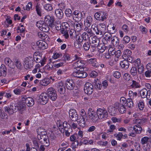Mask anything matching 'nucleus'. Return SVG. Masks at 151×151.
Returning <instances> with one entry per match:
<instances>
[{"mask_svg": "<svg viewBox=\"0 0 151 151\" xmlns=\"http://www.w3.org/2000/svg\"><path fill=\"white\" fill-rule=\"evenodd\" d=\"M35 57L29 56L26 57L24 61V67L25 69H29L33 67L35 61Z\"/></svg>", "mask_w": 151, "mask_h": 151, "instance_id": "nucleus-1", "label": "nucleus"}, {"mask_svg": "<svg viewBox=\"0 0 151 151\" xmlns=\"http://www.w3.org/2000/svg\"><path fill=\"white\" fill-rule=\"evenodd\" d=\"M88 115L89 119L93 123L97 122L99 119L97 111L96 112L91 108L88 109Z\"/></svg>", "mask_w": 151, "mask_h": 151, "instance_id": "nucleus-2", "label": "nucleus"}, {"mask_svg": "<svg viewBox=\"0 0 151 151\" xmlns=\"http://www.w3.org/2000/svg\"><path fill=\"white\" fill-rule=\"evenodd\" d=\"M36 26L44 32H47L50 29L47 24L43 21H40L37 22Z\"/></svg>", "mask_w": 151, "mask_h": 151, "instance_id": "nucleus-3", "label": "nucleus"}, {"mask_svg": "<svg viewBox=\"0 0 151 151\" xmlns=\"http://www.w3.org/2000/svg\"><path fill=\"white\" fill-rule=\"evenodd\" d=\"M97 111L99 118L103 120L106 119L108 116V112L105 109L99 108L97 109Z\"/></svg>", "mask_w": 151, "mask_h": 151, "instance_id": "nucleus-4", "label": "nucleus"}, {"mask_svg": "<svg viewBox=\"0 0 151 151\" xmlns=\"http://www.w3.org/2000/svg\"><path fill=\"white\" fill-rule=\"evenodd\" d=\"M48 96L52 101H54L57 99V95L56 91L53 88L51 87L47 90Z\"/></svg>", "mask_w": 151, "mask_h": 151, "instance_id": "nucleus-5", "label": "nucleus"}, {"mask_svg": "<svg viewBox=\"0 0 151 151\" xmlns=\"http://www.w3.org/2000/svg\"><path fill=\"white\" fill-rule=\"evenodd\" d=\"M37 138L39 142L45 146H48L49 145V140L47 136H41L37 135Z\"/></svg>", "mask_w": 151, "mask_h": 151, "instance_id": "nucleus-6", "label": "nucleus"}, {"mask_svg": "<svg viewBox=\"0 0 151 151\" xmlns=\"http://www.w3.org/2000/svg\"><path fill=\"white\" fill-rule=\"evenodd\" d=\"M48 97L47 94L46 93H42L39 97L38 102L42 105L45 104L48 101Z\"/></svg>", "mask_w": 151, "mask_h": 151, "instance_id": "nucleus-7", "label": "nucleus"}, {"mask_svg": "<svg viewBox=\"0 0 151 151\" xmlns=\"http://www.w3.org/2000/svg\"><path fill=\"white\" fill-rule=\"evenodd\" d=\"M93 86L91 83H86L84 87L85 93L88 95L91 94L93 91Z\"/></svg>", "mask_w": 151, "mask_h": 151, "instance_id": "nucleus-8", "label": "nucleus"}, {"mask_svg": "<svg viewBox=\"0 0 151 151\" xmlns=\"http://www.w3.org/2000/svg\"><path fill=\"white\" fill-rule=\"evenodd\" d=\"M124 104V103H122L121 101L120 103L116 102L114 104V107L117 109L119 112L122 114L124 113L126 111V108Z\"/></svg>", "mask_w": 151, "mask_h": 151, "instance_id": "nucleus-9", "label": "nucleus"}, {"mask_svg": "<svg viewBox=\"0 0 151 151\" xmlns=\"http://www.w3.org/2000/svg\"><path fill=\"white\" fill-rule=\"evenodd\" d=\"M89 41L91 43L92 46L95 47H97L100 42L99 39L96 36H90Z\"/></svg>", "mask_w": 151, "mask_h": 151, "instance_id": "nucleus-10", "label": "nucleus"}, {"mask_svg": "<svg viewBox=\"0 0 151 151\" xmlns=\"http://www.w3.org/2000/svg\"><path fill=\"white\" fill-rule=\"evenodd\" d=\"M106 13L103 12H96L95 14L94 17L96 20H97L104 21L106 19Z\"/></svg>", "mask_w": 151, "mask_h": 151, "instance_id": "nucleus-11", "label": "nucleus"}, {"mask_svg": "<svg viewBox=\"0 0 151 151\" xmlns=\"http://www.w3.org/2000/svg\"><path fill=\"white\" fill-rule=\"evenodd\" d=\"M69 114L72 121H76L78 119V116L75 110L70 109L69 111Z\"/></svg>", "mask_w": 151, "mask_h": 151, "instance_id": "nucleus-12", "label": "nucleus"}, {"mask_svg": "<svg viewBox=\"0 0 151 151\" xmlns=\"http://www.w3.org/2000/svg\"><path fill=\"white\" fill-rule=\"evenodd\" d=\"M73 75L74 77L79 78H84L86 77L87 74L85 72L80 71L78 70V71H75L73 73Z\"/></svg>", "mask_w": 151, "mask_h": 151, "instance_id": "nucleus-13", "label": "nucleus"}, {"mask_svg": "<svg viewBox=\"0 0 151 151\" xmlns=\"http://www.w3.org/2000/svg\"><path fill=\"white\" fill-rule=\"evenodd\" d=\"M45 23L48 24L50 27H52L54 26V19L53 17L50 16H47L45 17Z\"/></svg>", "mask_w": 151, "mask_h": 151, "instance_id": "nucleus-14", "label": "nucleus"}, {"mask_svg": "<svg viewBox=\"0 0 151 151\" xmlns=\"http://www.w3.org/2000/svg\"><path fill=\"white\" fill-rule=\"evenodd\" d=\"M75 84L72 79H67L65 83V86L67 88L70 90H73L75 86Z\"/></svg>", "mask_w": 151, "mask_h": 151, "instance_id": "nucleus-15", "label": "nucleus"}, {"mask_svg": "<svg viewBox=\"0 0 151 151\" xmlns=\"http://www.w3.org/2000/svg\"><path fill=\"white\" fill-rule=\"evenodd\" d=\"M17 108L19 112L21 114H22L23 111L25 109L26 105L25 103L22 101L19 102L18 104Z\"/></svg>", "mask_w": 151, "mask_h": 151, "instance_id": "nucleus-16", "label": "nucleus"}, {"mask_svg": "<svg viewBox=\"0 0 151 151\" xmlns=\"http://www.w3.org/2000/svg\"><path fill=\"white\" fill-rule=\"evenodd\" d=\"M37 45L39 47L42 49H46L47 47V44L45 42L42 40H40L36 42Z\"/></svg>", "mask_w": 151, "mask_h": 151, "instance_id": "nucleus-17", "label": "nucleus"}, {"mask_svg": "<svg viewBox=\"0 0 151 151\" xmlns=\"http://www.w3.org/2000/svg\"><path fill=\"white\" fill-rule=\"evenodd\" d=\"M117 109L114 107H114L113 106H109L108 108V111L109 114L112 116H114L115 115L116 113Z\"/></svg>", "mask_w": 151, "mask_h": 151, "instance_id": "nucleus-18", "label": "nucleus"}, {"mask_svg": "<svg viewBox=\"0 0 151 151\" xmlns=\"http://www.w3.org/2000/svg\"><path fill=\"white\" fill-rule=\"evenodd\" d=\"M6 68L4 64H2L0 68V76H5L6 74Z\"/></svg>", "mask_w": 151, "mask_h": 151, "instance_id": "nucleus-19", "label": "nucleus"}, {"mask_svg": "<svg viewBox=\"0 0 151 151\" xmlns=\"http://www.w3.org/2000/svg\"><path fill=\"white\" fill-rule=\"evenodd\" d=\"M92 22V18L90 16L87 17L86 19L84 21V25L86 27H89L91 24Z\"/></svg>", "mask_w": 151, "mask_h": 151, "instance_id": "nucleus-20", "label": "nucleus"}, {"mask_svg": "<svg viewBox=\"0 0 151 151\" xmlns=\"http://www.w3.org/2000/svg\"><path fill=\"white\" fill-rule=\"evenodd\" d=\"M73 65L77 70H78V68L81 69L84 65L83 61L79 60H78Z\"/></svg>", "mask_w": 151, "mask_h": 151, "instance_id": "nucleus-21", "label": "nucleus"}, {"mask_svg": "<svg viewBox=\"0 0 151 151\" xmlns=\"http://www.w3.org/2000/svg\"><path fill=\"white\" fill-rule=\"evenodd\" d=\"M132 55V52L129 49H126L124 50L122 55L123 58L124 60H126L128 57Z\"/></svg>", "mask_w": 151, "mask_h": 151, "instance_id": "nucleus-22", "label": "nucleus"}, {"mask_svg": "<svg viewBox=\"0 0 151 151\" xmlns=\"http://www.w3.org/2000/svg\"><path fill=\"white\" fill-rule=\"evenodd\" d=\"M55 13L57 17L59 19H61L63 15V13L62 9H56Z\"/></svg>", "mask_w": 151, "mask_h": 151, "instance_id": "nucleus-23", "label": "nucleus"}, {"mask_svg": "<svg viewBox=\"0 0 151 151\" xmlns=\"http://www.w3.org/2000/svg\"><path fill=\"white\" fill-rule=\"evenodd\" d=\"M120 65L122 68L126 69L129 68V64L128 61L125 60L121 62Z\"/></svg>", "mask_w": 151, "mask_h": 151, "instance_id": "nucleus-24", "label": "nucleus"}, {"mask_svg": "<svg viewBox=\"0 0 151 151\" xmlns=\"http://www.w3.org/2000/svg\"><path fill=\"white\" fill-rule=\"evenodd\" d=\"M42 54L40 53L35 52L34 55V57L36 58V62L37 63H39L42 60Z\"/></svg>", "mask_w": 151, "mask_h": 151, "instance_id": "nucleus-25", "label": "nucleus"}, {"mask_svg": "<svg viewBox=\"0 0 151 151\" xmlns=\"http://www.w3.org/2000/svg\"><path fill=\"white\" fill-rule=\"evenodd\" d=\"M50 82V80L49 78H45L41 81L40 83L41 85L45 86L48 85Z\"/></svg>", "mask_w": 151, "mask_h": 151, "instance_id": "nucleus-26", "label": "nucleus"}, {"mask_svg": "<svg viewBox=\"0 0 151 151\" xmlns=\"http://www.w3.org/2000/svg\"><path fill=\"white\" fill-rule=\"evenodd\" d=\"M34 101L31 97H27L26 103L28 106H32L34 104Z\"/></svg>", "mask_w": 151, "mask_h": 151, "instance_id": "nucleus-27", "label": "nucleus"}, {"mask_svg": "<svg viewBox=\"0 0 151 151\" xmlns=\"http://www.w3.org/2000/svg\"><path fill=\"white\" fill-rule=\"evenodd\" d=\"M37 132L39 134L38 135L41 136H47L46 135L47 132L46 130L43 128H39L37 130Z\"/></svg>", "mask_w": 151, "mask_h": 151, "instance_id": "nucleus-28", "label": "nucleus"}, {"mask_svg": "<svg viewBox=\"0 0 151 151\" xmlns=\"http://www.w3.org/2000/svg\"><path fill=\"white\" fill-rule=\"evenodd\" d=\"M111 43L113 44L114 46H117L119 45V40L117 37L116 36L113 37L112 38H111Z\"/></svg>", "mask_w": 151, "mask_h": 151, "instance_id": "nucleus-29", "label": "nucleus"}, {"mask_svg": "<svg viewBox=\"0 0 151 151\" xmlns=\"http://www.w3.org/2000/svg\"><path fill=\"white\" fill-rule=\"evenodd\" d=\"M98 28L100 30V33L101 34H104L105 32L106 26L104 23H101L99 24Z\"/></svg>", "mask_w": 151, "mask_h": 151, "instance_id": "nucleus-30", "label": "nucleus"}, {"mask_svg": "<svg viewBox=\"0 0 151 151\" xmlns=\"http://www.w3.org/2000/svg\"><path fill=\"white\" fill-rule=\"evenodd\" d=\"M133 129L137 134L140 133L142 130V128L139 124L134 126L133 127Z\"/></svg>", "mask_w": 151, "mask_h": 151, "instance_id": "nucleus-31", "label": "nucleus"}, {"mask_svg": "<svg viewBox=\"0 0 151 151\" xmlns=\"http://www.w3.org/2000/svg\"><path fill=\"white\" fill-rule=\"evenodd\" d=\"M82 24L79 23L78 22L75 23L74 24V28L76 31L79 32L81 29Z\"/></svg>", "mask_w": 151, "mask_h": 151, "instance_id": "nucleus-32", "label": "nucleus"}, {"mask_svg": "<svg viewBox=\"0 0 151 151\" xmlns=\"http://www.w3.org/2000/svg\"><path fill=\"white\" fill-rule=\"evenodd\" d=\"M83 48L84 50L85 51H88V50L90 47L91 43L89 41L88 42H84L83 41Z\"/></svg>", "mask_w": 151, "mask_h": 151, "instance_id": "nucleus-33", "label": "nucleus"}, {"mask_svg": "<svg viewBox=\"0 0 151 151\" xmlns=\"http://www.w3.org/2000/svg\"><path fill=\"white\" fill-rule=\"evenodd\" d=\"M4 62L6 65L9 67L11 68V65L13 64V62L12 60L9 58H6L4 59Z\"/></svg>", "mask_w": 151, "mask_h": 151, "instance_id": "nucleus-34", "label": "nucleus"}, {"mask_svg": "<svg viewBox=\"0 0 151 151\" xmlns=\"http://www.w3.org/2000/svg\"><path fill=\"white\" fill-rule=\"evenodd\" d=\"M10 108L11 111L14 113H16L18 110L17 106L15 104H12L10 105Z\"/></svg>", "mask_w": 151, "mask_h": 151, "instance_id": "nucleus-35", "label": "nucleus"}, {"mask_svg": "<svg viewBox=\"0 0 151 151\" xmlns=\"http://www.w3.org/2000/svg\"><path fill=\"white\" fill-rule=\"evenodd\" d=\"M126 102L129 108H132L134 106V104L131 98H128Z\"/></svg>", "mask_w": 151, "mask_h": 151, "instance_id": "nucleus-36", "label": "nucleus"}, {"mask_svg": "<svg viewBox=\"0 0 151 151\" xmlns=\"http://www.w3.org/2000/svg\"><path fill=\"white\" fill-rule=\"evenodd\" d=\"M59 126L60 127H63L64 129V130L67 129L68 128H70V127H71L70 124L67 122H64L63 124H60L59 125Z\"/></svg>", "mask_w": 151, "mask_h": 151, "instance_id": "nucleus-37", "label": "nucleus"}, {"mask_svg": "<svg viewBox=\"0 0 151 151\" xmlns=\"http://www.w3.org/2000/svg\"><path fill=\"white\" fill-rule=\"evenodd\" d=\"M130 73L132 76H136L137 74L136 68L135 67H132L131 69Z\"/></svg>", "mask_w": 151, "mask_h": 151, "instance_id": "nucleus-38", "label": "nucleus"}, {"mask_svg": "<svg viewBox=\"0 0 151 151\" xmlns=\"http://www.w3.org/2000/svg\"><path fill=\"white\" fill-rule=\"evenodd\" d=\"M147 90L146 88H143L140 91V93L141 97L143 98H145L147 97L146 95Z\"/></svg>", "mask_w": 151, "mask_h": 151, "instance_id": "nucleus-39", "label": "nucleus"}, {"mask_svg": "<svg viewBox=\"0 0 151 151\" xmlns=\"http://www.w3.org/2000/svg\"><path fill=\"white\" fill-rule=\"evenodd\" d=\"M78 139V135L76 133L74 134L71 135L70 137V140L71 142H74L76 141Z\"/></svg>", "mask_w": 151, "mask_h": 151, "instance_id": "nucleus-40", "label": "nucleus"}, {"mask_svg": "<svg viewBox=\"0 0 151 151\" xmlns=\"http://www.w3.org/2000/svg\"><path fill=\"white\" fill-rule=\"evenodd\" d=\"M38 35L39 37L43 40H45L47 37V35L43 32L38 33Z\"/></svg>", "mask_w": 151, "mask_h": 151, "instance_id": "nucleus-41", "label": "nucleus"}, {"mask_svg": "<svg viewBox=\"0 0 151 151\" xmlns=\"http://www.w3.org/2000/svg\"><path fill=\"white\" fill-rule=\"evenodd\" d=\"M82 17V14L81 13H80L79 14H78L76 16H73V19L77 22L80 21L81 20Z\"/></svg>", "mask_w": 151, "mask_h": 151, "instance_id": "nucleus-42", "label": "nucleus"}, {"mask_svg": "<svg viewBox=\"0 0 151 151\" xmlns=\"http://www.w3.org/2000/svg\"><path fill=\"white\" fill-rule=\"evenodd\" d=\"M104 35L105 36V39L107 41H110L111 40V38H112L111 35L109 32H105Z\"/></svg>", "mask_w": 151, "mask_h": 151, "instance_id": "nucleus-43", "label": "nucleus"}, {"mask_svg": "<svg viewBox=\"0 0 151 151\" xmlns=\"http://www.w3.org/2000/svg\"><path fill=\"white\" fill-rule=\"evenodd\" d=\"M58 89V91L60 94H63L65 93V89L64 86H60Z\"/></svg>", "mask_w": 151, "mask_h": 151, "instance_id": "nucleus-44", "label": "nucleus"}, {"mask_svg": "<svg viewBox=\"0 0 151 151\" xmlns=\"http://www.w3.org/2000/svg\"><path fill=\"white\" fill-rule=\"evenodd\" d=\"M86 122L85 119L82 116V118L79 121V124L81 127H83L86 126Z\"/></svg>", "mask_w": 151, "mask_h": 151, "instance_id": "nucleus-45", "label": "nucleus"}, {"mask_svg": "<svg viewBox=\"0 0 151 151\" xmlns=\"http://www.w3.org/2000/svg\"><path fill=\"white\" fill-rule=\"evenodd\" d=\"M61 33L63 34V36L66 38L68 39L69 37V35L67 31L64 29H62L60 30Z\"/></svg>", "mask_w": 151, "mask_h": 151, "instance_id": "nucleus-46", "label": "nucleus"}, {"mask_svg": "<svg viewBox=\"0 0 151 151\" xmlns=\"http://www.w3.org/2000/svg\"><path fill=\"white\" fill-rule=\"evenodd\" d=\"M36 10L37 14L40 16H41L42 10L41 9L40 6L39 5L37 4L36 7Z\"/></svg>", "mask_w": 151, "mask_h": 151, "instance_id": "nucleus-47", "label": "nucleus"}, {"mask_svg": "<svg viewBox=\"0 0 151 151\" xmlns=\"http://www.w3.org/2000/svg\"><path fill=\"white\" fill-rule=\"evenodd\" d=\"M65 135L67 136H69L70 134H72L73 132V130L71 127L70 128H68L67 129H65Z\"/></svg>", "mask_w": 151, "mask_h": 151, "instance_id": "nucleus-48", "label": "nucleus"}, {"mask_svg": "<svg viewBox=\"0 0 151 151\" xmlns=\"http://www.w3.org/2000/svg\"><path fill=\"white\" fill-rule=\"evenodd\" d=\"M132 83L131 85V86L132 87V88H138L140 87V85L138 83L135 81L133 80Z\"/></svg>", "mask_w": 151, "mask_h": 151, "instance_id": "nucleus-49", "label": "nucleus"}, {"mask_svg": "<svg viewBox=\"0 0 151 151\" xmlns=\"http://www.w3.org/2000/svg\"><path fill=\"white\" fill-rule=\"evenodd\" d=\"M70 58L69 55L67 54H64L61 59L62 61H63L64 62H65L66 60H70Z\"/></svg>", "mask_w": 151, "mask_h": 151, "instance_id": "nucleus-50", "label": "nucleus"}, {"mask_svg": "<svg viewBox=\"0 0 151 151\" xmlns=\"http://www.w3.org/2000/svg\"><path fill=\"white\" fill-rule=\"evenodd\" d=\"M149 139V138L147 137H145L142 138L141 139V143L142 145L146 144Z\"/></svg>", "mask_w": 151, "mask_h": 151, "instance_id": "nucleus-51", "label": "nucleus"}, {"mask_svg": "<svg viewBox=\"0 0 151 151\" xmlns=\"http://www.w3.org/2000/svg\"><path fill=\"white\" fill-rule=\"evenodd\" d=\"M134 65L135 67H138L141 65V61L139 58H137V59L134 60Z\"/></svg>", "mask_w": 151, "mask_h": 151, "instance_id": "nucleus-52", "label": "nucleus"}, {"mask_svg": "<svg viewBox=\"0 0 151 151\" xmlns=\"http://www.w3.org/2000/svg\"><path fill=\"white\" fill-rule=\"evenodd\" d=\"M123 77L124 79L126 81H130L131 78L130 75L128 73H125Z\"/></svg>", "mask_w": 151, "mask_h": 151, "instance_id": "nucleus-53", "label": "nucleus"}, {"mask_svg": "<svg viewBox=\"0 0 151 151\" xmlns=\"http://www.w3.org/2000/svg\"><path fill=\"white\" fill-rule=\"evenodd\" d=\"M15 61V65L17 67L18 69H21L22 66L20 62L18 60H16Z\"/></svg>", "mask_w": 151, "mask_h": 151, "instance_id": "nucleus-54", "label": "nucleus"}, {"mask_svg": "<svg viewBox=\"0 0 151 151\" xmlns=\"http://www.w3.org/2000/svg\"><path fill=\"white\" fill-rule=\"evenodd\" d=\"M81 36L84 41H86L88 40V38L89 39L88 35L86 32H83Z\"/></svg>", "mask_w": 151, "mask_h": 151, "instance_id": "nucleus-55", "label": "nucleus"}, {"mask_svg": "<svg viewBox=\"0 0 151 151\" xmlns=\"http://www.w3.org/2000/svg\"><path fill=\"white\" fill-rule=\"evenodd\" d=\"M72 12L71 10L69 9H66L65 11V14L68 17H70L72 15Z\"/></svg>", "mask_w": 151, "mask_h": 151, "instance_id": "nucleus-56", "label": "nucleus"}, {"mask_svg": "<svg viewBox=\"0 0 151 151\" xmlns=\"http://www.w3.org/2000/svg\"><path fill=\"white\" fill-rule=\"evenodd\" d=\"M44 8L47 11H50L52 10V8L51 4H47L45 5L44 6Z\"/></svg>", "mask_w": 151, "mask_h": 151, "instance_id": "nucleus-57", "label": "nucleus"}, {"mask_svg": "<svg viewBox=\"0 0 151 151\" xmlns=\"http://www.w3.org/2000/svg\"><path fill=\"white\" fill-rule=\"evenodd\" d=\"M114 76L116 78L118 79L121 76V73L118 71H115L113 74Z\"/></svg>", "mask_w": 151, "mask_h": 151, "instance_id": "nucleus-58", "label": "nucleus"}, {"mask_svg": "<svg viewBox=\"0 0 151 151\" xmlns=\"http://www.w3.org/2000/svg\"><path fill=\"white\" fill-rule=\"evenodd\" d=\"M78 141L76 140L75 141L73 142L72 144V146L73 149L77 148L78 146Z\"/></svg>", "mask_w": 151, "mask_h": 151, "instance_id": "nucleus-59", "label": "nucleus"}, {"mask_svg": "<svg viewBox=\"0 0 151 151\" xmlns=\"http://www.w3.org/2000/svg\"><path fill=\"white\" fill-rule=\"evenodd\" d=\"M150 145L147 144L144 145L143 147V149L144 151H150Z\"/></svg>", "mask_w": 151, "mask_h": 151, "instance_id": "nucleus-60", "label": "nucleus"}, {"mask_svg": "<svg viewBox=\"0 0 151 151\" xmlns=\"http://www.w3.org/2000/svg\"><path fill=\"white\" fill-rule=\"evenodd\" d=\"M4 111L6 112H8V113L10 115L13 114V112L11 111L10 107H4Z\"/></svg>", "mask_w": 151, "mask_h": 151, "instance_id": "nucleus-61", "label": "nucleus"}, {"mask_svg": "<svg viewBox=\"0 0 151 151\" xmlns=\"http://www.w3.org/2000/svg\"><path fill=\"white\" fill-rule=\"evenodd\" d=\"M138 68V72L139 74H142L144 71V66L141 65L140 66L137 67Z\"/></svg>", "mask_w": 151, "mask_h": 151, "instance_id": "nucleus-62", "label": "nucleus"}, {"mask_svg": "<svg viewBox=\"0 0 151 151\" xmlns=\"http://www.w3.org/2000/svg\"><path fill=\"white\" fill-rule=\"evenodd\" d=\"M7 118V116L5 115V113H2L0 115V119L2 121H4L5 119Z\"/></svg>", "mask_w": 151, "mask_h": 151, "instance_id": "nucleus-63", "label": "nucleus"}, {"mask_svg": "<svg viewBox=\"0 0 151 151\" xmlns=\"http://www.w3.org/2000/svg\"><path fill=\"white\" fill-rule=\"evenodd\" d=\"M138 106L139 109L140 110H142L144 107V104L143 102H139L138 104Z\"/></svg>", "mask_w": 151, "mask_h": 151, "instance_id": "nucleus-64", "label": "nucleus"}]
</instances>
